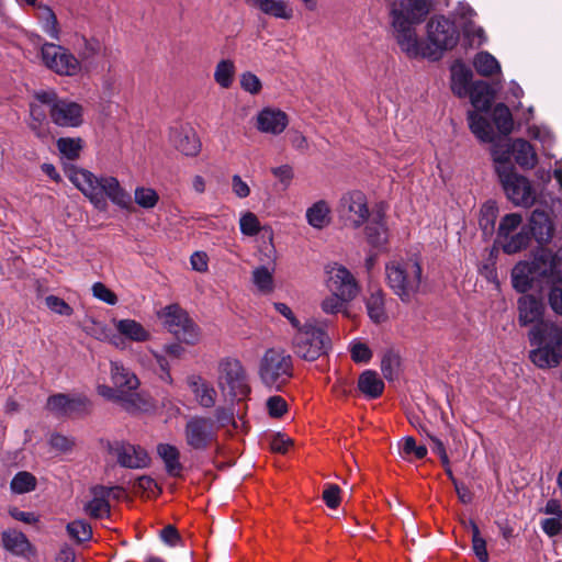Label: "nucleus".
<instances>
[{
    "label": "nucleus",
    "instance_id": "f257e3e1",
    "mask_svg": "<svg viewBox=\"0 0 562 562\" xmlns=\"http://www.w3.org/2000/svg\"><path fill=\"white\" fill-rule=\"evenodd\" d=\"M429 12L427 0H401L390 9L392 36L407 57L426 58L434 55L427 52L426 44L419 41L415 26L424 21Z\"/></svg>",
    "mask_w": 562,
    "mask_h": 562
},
{
    "label": "nucleus",
    "instance_id": "f03ea898",
    "mask_svg": "<svg viewBox=\"0 0 562 562\" xmlns=\"http://www.w3.org/2000/svg\"><path fill=\"white\" fill-rule=\"evenodd\" d=\"M72 184L99 210H105L106 199L121 209H128L131 195L111 176L97 177L83 168H70L67 172Z\"/></svg>",
    "mask_w": 562,
    "mask_h": 562
},
{
    "label": "nucleus",
    "instance_id": "7ed1b4c3",
    "mask_svg": "<svg viewBox=\"0 0 562 562\" xmlns=\"http://www.w3.org/2000/svg\"><path fill=\"white\" fill-rule=\"evenodd\" d=\"M530 360L539 368L557 367L562 360V327L554 323H541L529 331Z\"/></svg>",
    "mask_w": 562,
    "mask_h": 562
},
{
    "label": "nucleus",
    "instance_id": "20e7f679",
    "mask_svg": "<svg viewBox=\"0 0 562 562\" xmlns=\"http://www.w3.org/2000/svg\"><path fill=\"white\" fill-rule=\"evenodd\" d=\"M389 288L403 303H411L422 291L423 268L415 259L392 261L385 267Z\"/></svg>",
    "mask_w": 562,
    "mask_h": 562
},
{
    "label": "nucleus",
    "instance_id": "39448f33",
    "mask_svg": "<svg viewBox=\"0 0 562 562\" xmlns=\"http://www.w3.org/2000/svg\"><path fill=\"white\" fill-rule=\"evenodd\" d=\"M258 376L270 391H281L293 376L292 357L281 348H270L259 360Z\"/></svg>",
    "mask_w": 562,
    "mask_h": 562
},
{
    "label": "nucleus",
    "instance_id": "423d86ee",
    "mask_svg": "<svg viewBox=\"0 0 562 562\" xmlns=\"http://www.w3.org/2000/svg\"><path fill=\"white\" fill-rule=\"evenodd\" d=\"M34 99L48 106L50 120L57 126L79 127L82 125L85 111L81 104L59 98L53 89L35 91Z\"/></svg>",
    "mask_w": 562,
    "mask_h": 562
},
{
    "label": "nucleus",
    "instance_id": "0eeeda50",
    "mask_svg": "<svg viewBox=\"0 0 562 562\" xmlns=\"http://www.w3.org/2000/svg\"><path fill=\"white\" fill-rule=\"evenodd\" d=\"M330 340L325 331V323L310 319L293 338L294 352L302 359L314 361L327 352Z\"/></svg>",
    "mask_w": 562,
    "mask_h": 562
},
{
    "label": "nucleus",
    "instance_id": "6e6552de",
    "mask_svg": "<svg viewBox=\"0 0 562 562\" xmlns=\"http://www.w3.org/2000/svg\"><path fill=\"white\" fill-rule=\"evenodd\" d=\"M164 326L181 342L195 345L201 339L200 327L189 314L177 304L166 306L158 314Z\"/></svg>",
    "mask_w": 562,
    "mask_h": 562
},
{
    "label": "nucleus",
    "instance_id": "1a4fd4ad",
    "mask_svg": "<svg viewBox=\"0 0 562 562\" xmlns=\"http://www.w3.org/2000/svg\"><path fill=\"white\" fill-rule=\"evenodd\" d=\"M459 41V32L453 22L443 16H434L427 23V52L430 60H438L445 50L452 49Z\"/></svg>",
    "mask_w": 562,
    "mask_h": 562
},
{
    "label": "nucleus",
    "instance_id": "9d476101",
    "mask_svg": "<svg viewBox=\"0 0 562 562\" xmlns=\"http://www.w3.org/2000/svg\"><path fill=\"white\" fill-rule=\"evenodd\" d=\"M41 58L47 69L59 76L76 77L83 71V66L79 58L59 44L43 43L41 46Z\"/></svg>",
    "mask_w": 562,
    "mask_h": 562
},
{
    "label": "nucleus",
    "instance_id": "9b49d317",
    "mask_svg": "<svg viewBox=\"0 0 562 562\" xmlns=\"http://www.w3.org/2000/svg\"><path fill=\"white\" fill-rule=\"evenodd\" d=\"M218 385L234 398L240 400L250 393L248 375L238 359L225 358L220 361Z\"/></svg>",
    "mask_w": 562,
    "mask_h": 562
},
{
    "label": "nucleus",
    "instance_id": "f8f14e48",
    "mask_svg": "<svg viewBox=\"0 0 562 562\" xmlns=\"http://www.w3.org/2000/svg\"><path fill=\"white\" fill-rule=\"evenodd\" d=\"M338 214L347 226L358 228L370 218L367 196L359 190L344 194L339 201Z\"/></svg>",
    "mask_w": 562,
    "mask_h": 562
},
{
    "label": "nucleus",
    "instance_id": "ddd939ff",
    "mask_svg": "<svg viewBox=\"0 0 562 562\" xmlns=\"http://www.w3.org/2000/svg\"><path fill=\"white\" fill-rule=\"evenodd\" d=\"M506 196L517 206H530L536 200L535 190L530 181L518 175L515 169L509 172L502 171L498 176Z\"/></svg>",
    "mask_w": 562,
    "mask_h": 562
},
{
    "label": "nucleus",
    "instance_id": "4468645a",
    "mask_svg": "<svg viewBox=\"0 0 562 562\" xmlns=\"http://www.w3.org/2000/svg\"><path fill=\"white\" fill-rule=\"evenodd\" d=\"M533 259L536 276L540 280L552 286L562 283V248H541L535 254Z\"/></svg>",
    "mask_w": 562,
    "mask_h": 562
},
{
    "label": "nucleus",
    "instance_id": "2eb2a0df",
    "mask_svg": "<svg viewBox=\"0 0 562 562\" xmlns=\"http://www.w3.org/2000/svg\"><path fill=\"white\" fill-rule=\"evenodd\" d=\"M186 442L194 450H205L215 439L214 422L210 418L193 416L184 427Z\"/></svg>",
    "mask_w": 562,
    "mask_h": 562
},
{
    "label": "nucleus",
    "instance_id": "dca6fc26",
    "mask_svg": "<svg viewBox=\"0 0 562 562\" xmlns=\"http://www.w3.org/2000/svg\"><path fill=\"white\" fill-rule=\"evenodd\" d=\"M327 286L331 293L344 299L353 300L359 291L356 279L350 271L341 265H333L327 268Z\"/></svg>",
    "mask_w": 562,
    "mask_h": 562
},
{
    "label": "nucleus",
    "instance_id": "f3484780",
    "mask_svg": "<svg viewBox=\"0 0 562 562\" xmlns=\"http://www.w3.org/2000/svg\"><path fill=\"white\" fill-rule=\"evenodd\" d=\"M109 452L116 458L117 463L123 468L140 469L149 462L145 449L124 441L110 443Z\"/></svg>",
    "mask_w": 562,
    "mask_h": 562
},
{
    "label": "nucleus",
    "instance_id": "a211bd4d",
    "mask_svg": "<svg viewBox=\"0 0 562 562\" xmlns=\"http://www.w3.org/2000/svg\"><path fill=\"white\" fill-rule=\"evenodd\" d=\"M90 401L83 395L55 394L48 397L47 408L58 416L83 414L89 411Z\"/></svg>",
    "mask_w": 562,
    "mask_h": 562
},
{
    "label": "nucleus",
    "instance_id": "6ab92c4d",
    "mask_svg": "<svg viewBox=\"0 0 562 562\" xmlns=\"http://www.w3.org/2000/svg\"><path fill=\"white\" fill-rule=\"evenodd\" d=\"M169 142L178 151L188 157H195L201 151L200 138L190 126L171 127Z\"/></svg>",
    "mask_w": 562,
    "mask_h": 562
},
{
    "label": "nucleus",
    "instance_id": "aec40b11",
    "mask_svg": "<svg viewBox=\"0 0 562 562\" xmlns=\"http://www.w3.org/2000/svg\"><path fill=\"white\" fill-rule=\"evenodd\" d=\"M289 119L285 112L274 108H263L256 115V128L260 133L279 135L288 126Z\"/></svg>",
    "mask_w": 562,
    "mask_h": 562
},
{
    "label": "nucleus",
    "instance_id": "412c9836",
    "mask_svg": "<svg viewBox=\"0 0 562 562\" xmlns=\"http://www.w3.org/2000/svg\"><path fill=\"white\" fill-rule=\"evenodd\" d=\"M518 322L521 326L541 324L544 313V304L541 299L532 294H522L517 302Z\"/></svg>",
    "mask_w": 562,
    "mask_h": 562
},
{
    "label": "nucleus",
    "instance_id": "4be33fe9",
    "mask_svg": "<svg viewBox=\"0 0 562 562\" xmlns=\"http://www.w3.org/2000/svg\"><path fill=\"white\" fill-rule=\"evenodd\" d=\"M114 487L97 485L91 488L92 499L89 501L83 509L92 518H104L110 514L109 497L114 492Z\"/></svg>",
    "mask_w": 562,
    "mask_h": 562
},
{
    "label": "nucleus",
    "instance_id": "5701e85b",
    "mask_svg": "<svg viewBox=\"0 0 562 562\" xmlns=\"http://www.w3.org/2000/svg\"><path fill=\"white\" fill-rule=\"evenodd\" d=\"M530 231L539 244H548L553 236V224L546 211L535 210L529 218Z\"/></svg>",
    "mask_w": 562,
    "mask_h": 562
},
{
    "label": "nucleus",
    "instance_id": "b1692460",
    "mask_svg": "<svg viewBox=\"0 0 562 562\" xmlns=\"http://www.w3.org/2000/svg\"><path fill=\"white\" fill-rule=\"evenodd\" d=\"M535 279H539V277L536 276L533 258L531 261H520L513 268L512 284L517 292L525 294L531 288Z\"/></svg>",
    "mask_w": 562,
    "mask_h": 562
},
{
    "label": "nucleus",
    "instance_id": "393cba45",
    "mask_svg": "<svg viewBox=\"0 0 562 562\" xmlns=\"http://www.w3.org/2000/svg\"><path fill=\"white\" fill-rule=\"evenodd\" d=\"M110 366L111 380L124 396L138 387L139 381L128 368H125L120 361H111Z\"/></svg>",
    "mask_w": 562,
    "mask_h": 562
},
{
    "label": "nucleus",
    "instance_id": "a878e982",
    "mask_svg": "<svg viewBox=\"0 0 562 562\" xmlns=\"http://www.w3.org/2000/svg\"><path fill=\"white\" fill-rule=\"evenodd\" d=\"M451 71V89L454 94L464 98L469 93L472 80L471 69L461 61H454L450 68Z\"/></svg>",
    "mask_w": 562,
    "mask_h": 562
},
{
    "label": "nucleus",
    "instance_id": "bb28decb",
    "mask_svg": "<svg viewBox=\"0 0 562 562\" xmlns=\"http://www.w3.org/2000/svg\"><path fill=\"white\" fill-rule=\"evenodd\" d=\"M188 385L201 406L206 408L214 406L216 391L211 384L205 382L201 376L192 375L188 379Z\"/></svg>",
    "mask_w": 562,
    "mask_h": 562
},
{
    "label": "nucleus",
    "instance_id": "cd10ccee",
    "mask_svg": "<svg viewBox=\"0 0 562 562\" xmlns=\"http://www.w3.org/2000/svg\"><path fill=\"white\" fill-rule=\"evenodd\" d=\"M2 542L4 548L15 555L26 557L33 550L26 536L15 529H9L2 532Z\"/></svg>",
    "mask_w": 562,
    "mask_h": 562
},
{
    "label": "nucleus",
    "instance_id": "c85d7f7f",
    "mask_svg": "<svg viewBox=\"0 0 562 562\" xmlns=\"http://www.w3.org/2000/svg\"><path fill=\"white\" fill-rule=\"evenodd\" d=\"M113 323L117 333L128 340L144 342L149 339V331L135 319H114Z\"/></svg>",
    "mask_w": 562,
    "mask_h": 562
},
{
    "label": "nucleus",
    "instance_id": "c756f323",
    "mask_svg": "<svg viewBox=\"0 0 562 562\" xmlns=\"http://www.w3.org/2000/svg\"><path fill=\"white\" fill-rule=\"evenodd\" d=\"M359 391L370 400L378 398L384 391V382L373 370L363 371L358 379Z\"/></svg>",
    "mask_w": 562,
    "mask_h": 562
},
{
    "label": "nucleus",
    "instance_id": "7c9ffc66",
    "mask_svg": "<svg viewBox=\"0 0 562 562\" xmlns=\"http://www.w3.org/2000/svg\"><path fill=\"white\" fill-rule=\"evenodd\" d=\"M491 155L494 161L495 172L497 173V176H501L502 171H505L506 173L515 169L510 160L513 156L512 142L494 143L491 148Z\"/></svg>",
    "mask_w": 562,
    "mask_h": 562
},
{
    "label": "nucleus",
    "instance_id": "2f4dec72",
    "mask_svg": "<svg viewBox=\"0 0 562 562\" xmlns=\"http://www.w3.org/2000/svg\"><path fill=\"white\" fill-rule=\"evenodd\" d=\"M468 95L470 97L472 105L477 111L485 112L491 108L494 91L487 82L476 81L469 89Z\"/></svg>",
    "mask_w": 562,
    "mask_h": 562
},
{
    "label": "nucleus",
    "instance_id": "473e14b6",
    "mask_svg": "<svg viewBox=\"0 0 562 562\" xmlns=\"http://www.w3.org/2000/svg\"><path fill=\"white\" fill-rule=\"evenodd\" d=\"M366 307L369 318L375 323L381 324L387 321V313L385 310V295L382 290H372L366 299Z\"/></svg>",
    "mask_w": 562,
    "mask_h": 562
},
{
    "label": "nucleus",
    "instance_id": "72a5a7b5",
    "mask_svg": "<svg viewBox=\"0 0 562 562\" xmlns=\"http://www.w3.org/2000/svg\"><path fill=\"white\" fill-rule=\"evenodd\" d=\"M36 20L42 31L46 33L52 40L58 41L60 38V29L58 25L57 16L49 5H37Z\"/></svg>",
    "mask_w": 562,
    "mask_h": 562
},
{
    "label": "nucleus",
    "instance_id": "f704fd0d",
    "mask_svg": "<svg viewBox=\"0 0 562 562\" xmlns=\"http://www.w3.org/2000/svg\"><path fill=\"white\" fill-rule=\"evenodd\" d=\"M330 206L325 200H319L307 207L305 217L307 223L316 229H322L330 223Z\"/></svg>",
    "mask_w": 562,
    "mask_h": 562
},
{
    "label": "nucleus",
    "instance_id": "c9c22d12",
    "mask_svg": "<svg viewBox=\"0 0 562 562\" xmlns=\"http://www.w3.org/2000/svg\"><path fill=\"white\" fill-rule=\"evenodd\" d=\"M157 453L165 463L166 472L170 476H179L183 469L180 462V452L177 447L169 443H159Z\"/></svg>",
    "mask_w": 562,
    "mask_h": 562
},
{
    "label": "nucleus",
    "instance_id": "e433bc0d",
    "mask_svg": "<svg viewBox=\"0 0 562 562\" xmlns=\"http://www.w3.org/2000/svg\"><path fill=\"white\" fill-rule=\"evenodd\" d=\"M513 157L522 168L531 169L537 164V154L533 147L525 139L517 138L512 142Z\"/></svg>",
    "mask_w": 562,
    "mask_h": 562
},
{
    "label": "nucleus",
    "instance_id": "4c0bfd02",
    "mask_svg": "<svg viewBox=\"0 0 562 562\" xmlns=\"http://www.w3.org/2000/svg\"><path fill=\"white\" fill-rule=\"evenodd\" d=\"M366 235L369 244L373 247H382L387 241V232L383 222V215L378 212L366 227Z\"/></svg>",
    "mask_w": 562,
    "mask_h": 562
},
{
    "label": "nucleus",
    "instance_id": "58836bf2",
    "mask_svg": "<svg viewBox=\"0 0 562 562\" xmlns=\"http://www.w3.org/2000/svg\"><path fill=\"white\" fill-rule=\"evenodd\" d=\"M257 10L281 20H291L294 14V10L288 0H263Z\"/></svg>",
    "mask_w": 562,
    "mask_h": 562
},
{
    "label": "nucleus",
    "instance_id": "ea45409f",
    "mask_svg": "<svg viewBox=\"0 0 562 562\" xmlns=\"http://www.w3.org/2000/svg\"><path fill=\"white\" fill-rule=\"evenodd\" d=\"M468 122L471 132L483 143L494 140V132L486 119L479 113L471 111L468 113Z\"/></svg>",
    "mask_w": 562,
    "mask_h": 562
},
{
    "label": "nucleus",
    "instance_id": "a19ab883",
    "mask_svg": "<svg viewBox=\"0 0 562 562\" xmlns=\"http://www.w3.org/2000/svg\"><path fill=\"white\" fill-rule=\"evenodd\" d=\"M236 74L235 63L232 59H222L214 70V80L223 89L232 87Z\"/></svg>",
    "mask_w": 562,
    "mask_h": 562
},
{
    "label": "nucleus",
    "instance_id": "79ce46f5",
    "mask_svg": "<svg viewBox=\"0 0 562 562\" xmlns=\"http://www.w3.org/2000/svg\"><path fill=\"white\" fill-rule=\"evenodd\" d=\"M473 66L480 75L486 77L501 71L499 63L487 52L476 54L473 60Z\"/></svg>",
    "mask_w": 562,
    "mask_h": 562
},
{
    "label": "nucleus",
    "instance_id": "37998d69",
    "mask_svg": "<svg viewBox=\"0 0 562 562\" xmlns=\"http://www.w3.org/2000/svg\"><path fill=\"white\" fill-rule=\"evenodd\" d=\"M381 371L387 381L397 379L401 372L400 356L392 350L384 352L381 360Z\"/></svg>",
    "mask_w": 562,
    "mask_h": 562
},
{
    "label": "nucleus",
    "instance_id": "c03bdc74",
    "mask_svg": "<svg viewBox=\"0 0 562 562\" xmlns=\"http://www.w3.org/2000/svg\"><path fill=\"white\" fill-rule=\"evenodd\" d=\"M102 44L97 38H82V45L79 47V60L83 69H87L90 61L102 53Z\"/></svg>",
    "mask_w": 562,
    "mask_h": 562
},
{
    "label": "nucleus",
    "instance_id": "a18cd8bd",
    "mask_svg": "<svg viewBox=\"0 0 562 562\" xmlns=\"http://www.w3.org/2000/svg\"><path fill=\"white\" fill-rule=\"evenodd\" d=\"M87 331L98 340H109L115 347L123 348V339L112 334L108 326L101 322L92 321L91 326H87Z\"/></svg>",
    "mask_w": 562,
    "mask_h": 562
},
{
    "label": "nucleus",
    "instance_id": "49530a36",
    "mask_svg": "<svg viewBox=\"0 0 562 562\" xmlns=\"http://www.w3.org/2000/svg\"><path fill=\"white\" fill-rule=\"evenodd\" d=\"M492 119L497 127V130L502 134H509L513 130V117L509 109L503 104L498 103L492 113Z\"/></svg>",
    "mask_w": 562,
    "mask_h": 562
},
{
    "label": "nucleus",
    "instance_id": "de8ad7c7",
    "mask_svg": "<svg viewBox=\"0 0 562 562\" xmlns=\"http://www.w3.org/2000/svg\"><path fill=\"white\" fill-rule=\"evenodd\" d=\"M10 487L14 494L29 493L35 490L36 479L32 473L21 471L13 476Z\"/></svg>",
    "mask_w": 562,
    "mask_h": 562
},
{
    "label": "nucleus",
    "instance_id": "09e8293b",
    "mask_svg": "<svg viewBox=\"0 0 562 562\" xmlns=\"http://www.w3.org/2000/svg\"><path fill=\"white\" fill-rule=\"evenodd\" d=\"M83 147V142L81 138H72V137H60L57 140V148L63 157L75 160L79 157L80 151Z\"/></svg>",
    "mask_w": 562,
    "mask_h": 562
},
{
    "label": "nucleus",
    "instance_id": "8fccbe9b",
    "mask_svg": "<svg viewBox=\"0 0 562 562\" xmlns=\"http://www.w3.org/2000/svg\"><path fill=\"white\" fill-rule=\"evenodd\" d=\"M252 282L261 293H270L273 290L272 270L265 266L257 267L252 271Z\"/></svg>",
    "mask_w": 562,
    "mask_h": 562
},
{
    "label": "nucleus",
    "instance_id": "3c124183",
    "mask_svg": "<svg viewBox=\"0 0 562 562\" xmlns=\"http://www.w3.org/2000/svg\"><path fill=\"white\" fill-rule=\"evenodd\" d=\"M351 300L344 299L341 295L331 293V295L325 297L321 304L322 310L326 314H336L341 312L346 317H350V313L346 307V303Z\"/></svg>",
    "mask_w": 562,
    "mask_h": 562
},
{
    "label": "nucleus",
    "instance_id": "603ef678",
    "mask_svg": "<svg viewBox=\"0 0 562 562\" xmlns=\"http://www.w3.org/2000/svg\"><path fill=\"white\" fill-rule=\"evenodd\" d=\"M497 205L494 201H487L481 209L480 226L485 234L494 229L495 221L497 217Z\"/></svg>",
    "mask_w": 562,
    "mask_h": 562
},
{
    "label": "nucleus",
    "instance_id": "864d4df0",
    "mask_svg": "<svg viewBox=\"0 0 562 562\" xmlns=\"http://www.w3.org/2000/svg\"><path fill=\"white\" fill-rule=\"evenodd\" d=\"M69 537L77 542L88 541L92 537L91 526L83 520H74L66 527Z\"/></svg>",
    "mask_w": 562,
    "mask_h": 562
},
{
    "label": "nucleus",
    "instance_id": "5fc2aeb1",
    "mask_svg": "<svg viewBox=\"0 0 562 562\" xmlns=\"http://www.w3.org/2000/svg\"><path fill=\"white\" fill-rule=\"evenodd\" d=\"M502 245L504 252L516 254L522 248L527 247L529 237L527 234L520 232L515 235H509L508 238H502L498 240Z\"/></svg>",
    "mask_w": 562,
    "mask_h": 562
},
{
    "label": "nucleus",
    "instance_id": "6e6d98bb",
    "mask_svg": "<svg viewBox=\"0 0 562 562\" xmlns=\"http://www.w3.org/2000/svg\"><path fill=\"white\" fill-rule=\"evenodd\" d=\"M135 202L143 209H153L158 203V193L147 187H137L134 192Z\"/></svg>",
    "mask_w": 562,
    "mask_h": 562
},
{
    "label": "nucleus",
    "instance_id": "4d7b16f0",
    "mask_svg": "<svg viewBox=\"0 0 562 562\" xmlns=\"http://www.w3.org/2000/svg\"><path fill=\"white\" fill-rule=\"evenodd\" d=\"M522 217L517 213L506 214L498 226L497 238H508L521 224Z\"/></svg>",
    "mask_w": 562,
    "mask_h": 562
},
{
    "label": "nucleus",
    "instance_id": "13d9d810",
    "mask_svg": "<svg viewBox=\"0 0 562 562\" xmlns=\"http://www.w3.org/2000/svg\"><path fill=\"white\" fill-rule=\"evenodd\" d=\"M400 452L403 458H407L414 454L417 459H423L427 454V448L425 446H417L413 437H405L400 442Z\"/></svg>",
    "mask_w": 562,
    "mask_h": 562
},
{
    "label": "nucleus",
    "instance_id": "bf43d9fd",
    "mask_svg": "<svg viewBox=\"0 0 562 562\" xmlns=\"http://www.w3.org/2000/svg\"><path fill=\"white\" fill-rule=\"evenodd\" d=\"M472 528V549L476 558L481 562L488 561V552L486 549V541L480 535V529L475 522L471 521Z\"/></svg>",
    "mask_w": 562,
    "mask_h": 562
},
{
    "label": "nucleus",
    "instance_id": "052dcab7",
    "mask_svg": "<svg viewBox=\"0 0 562 562\" xmlns=\"http://www.w3.org/2000/svg\"><path fill=\"white\" fill-rule=\"evenodd\" d=\"M239 227L240 232L247 236H255L259 233L260 229L259 221L257 216L251 212H247L241 215L239 220Z\"/></svg>",
    "mask_w": 562,
    "mask_h": 562
},
{
    "label": "nucleus",
    "instance_id": "680f3d73",
    "mask_svg": "<svg viewBox=\"0 0 562 562\" xmlns=\"http://www.w3.org/2000/svg\"><path fill=\"white\" fill-rule=\"evenodd\" d=\"M91 291L92 295L99 301H102L109 305H115L117 303L116 294L102 282L93 283Z\"/></svg>",
    "mask_w": 562,
    "mask_h": 562
},
{
    "label": "nucleus",
    "instance_id": "e2e57ef3",
    "mask_svg": "<svg viewBox=\"0 0 562 562\" xmlns=\"http://www.w3.org/2000/svg\"><path fill=\"white\" fill-rule=\"evenodd\" d=\"M240 87L250 94H258L262 88L261 80L250 71L240 75Z\"/></svg>",
    "mask_w": 562,
    "mask_h": 562
},
{
    "label": "nucleus",
    "instance_id": "0e129e2a",
    "mask_svg": "<svg viewBox=\"0 0 562 562\" xmlns=\"http://www.w3.org/2000/svg\"><path fill=\"white\" fill-rule=\"evenodd\" d=\"M267 411L273 418L282 417L288 411L285 400L279 395L270 396L266 402Z\"/></svg>",
    "mask_w": 562,
    "mask_h": 562
},
{
    "label": "nucleus",
    "instance_id": "69168bd1",
    "mask_svg": "<svg viewBox=\"0 0 562 562\" xmlns=\"http://www.w3.org/2000/svg\"><path fill=\"white\" fill-rule=\"evenodd\" d=\"M46 306L54 313L63 316H70L74 313L72 307L63 299L56 295H48L45 299Z\"/></svg>",
    "mask_w": 562,
    "mask_h": 562
},
{
    "label": "nucleus",
    "instance_id": "338daca9",
    "mask_svg": "<svg viewBox=\"0 0 562 562\" xmlns=\"http://www.w3.org/2000/svg\"><path fill=\"white\" fill-rule=\"evenodd\" d=\"M528 135L535 139H538L544 148L551 147L554 142V137L551 131L546 126H530L528 128Z\"/></svg>",
    "mask_w": 562,
    "mask_h": 562
},
{
    "label": "nucleus",
    "instance_id": "774afa93",
    "mask_svg": "<svg viewBox=\"0 0 562 562\" xmlns=\"http://www.w3.org/2000/svg\"><path fill=\"white\" fill-rule=\"evenodd\" d=\"M350 353L355 362L364 363L368 362L372 357L370 348L366 344L356 340L350 345Z\"/></svg>",
    "mask_w": 562,
    "mask_h": 562
}]
</instances>
